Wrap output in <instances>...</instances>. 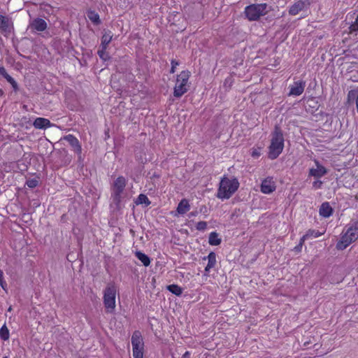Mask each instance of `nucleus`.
I'll return each instance as SVG.
<instances>
[{"mask_svg":"<svg viewBox=\"0 0 358 358\" xmlns=\"http://www.w3.org/2000/svg\"><path fill=\"white\" fill-rule=\"evenodd\" d=\"M239 182L236 178L224 177L220 182L217 196L221 199H229L238 189Z\"/></svg>","mask_w":358,"mask_h":358,"instance_id":"1","label":"nucleus"},{"mask_svg":"<svg viewBox=\"0 0 358 358\" xmlns=\"http://www.w3.org/2000/svg\"><path fill=\"white\" fill-rule=\"evenodd\" d=\"M284 148V138L280 129L278 127L272 134L271 145L269 146L268 157L271 159H276Z\"/></svg>","mask_w":358,"mask_h":358,"instance_id":"2","label":"nucleus"},{"mask_svg":"<svg viewBox=\"0 0 358 358\" xmlns=\"http://www.w3.org/2000/svg\"><path fill=\"white\" fill-rule=\"evenodd\" d=\"M358 238V222L349 225L336 244L338 250H344Z\"/></svg>","mask_w":358,"mask_h":358,"instance_id":"3","label":"nucleus"},{"mask_svg":"<svg viewBox=\"0 0 358 358\" xmlns=\"http://www.w3.org/2000/svg\"><path fill=\"white\" fill-rule=\"evenodd\" d=\"M117 292V288L113 283L108 284L103 290V304L107 313H113L115 311Z\"/></svg>","mask_w":358,"mask_h":358,"instance_id":"4","label":"nucleus"},{"mask_svg":"<svg viewBox=\"0 0 358 358\" xmlns=\"http://www.w3.org/2000/svg\"><path fill=\"white\" fill-rule=\"evenodd\" d=\"M190 76L189 71H182L177 77L174 87L173 95L176 97H180L188 90V80Z\"/></svg>","mask_w":358,"mask_h":358,"instance_id":"5","label":"nucleus"},{"mask_svg":"<svg viewBox=\"0 0 358 358\" xmlns=\"http://www.w3.org/2000/svg\"><path fill=\"white\" fill-rule=\"evenodd\" d=\"M266 8V3L252 4L245 7L244 13L250 21H255L267 13Z\"/></svg>","mask_w":358,"mask_h":358,"instance_id":"6","label":"nucleus"},{"mask_svg":"<svg viewBox=\"0 0 358 358\" xmlns=\"http://www.w3.org/2000/svg\"><path fill=\"white\" fill-rule=\"evenodd\" d=\"M126 184V178L123 176L117 177L113 182L111 187V197L116 206L121 202Z\"/></svg>","mask_w":358,"mask_h":358,"instance_id":"7","label":"nucleus"},{"mask_svg":"<svg viewBox=\"0 0 358 358\" xmlns=\"http://www.w3.org/2000/svg\"><path fill=\"white\" fill-rule=\"evenodd\" d=\"M134 358H143L144 342L139 331H135L131 336Z\"/></svg>","mask_w":358,"mask_h":358,"instance_id":"8","label":"nucleus"},{"mask_svg":"<svg viewBox=\"0 0 358 358\" xmlns=\"http://www.w3.org/2000/svg\"><path fill=\"white\" fill-rule=\"evenodd\" d=\"M315 166L309 169L308 176L320 178L327 173V169L322 166L317 159H314Z\"/></svg>","mask_w":358,"mask_h":358,"instance_id":"9","label":"nucleus"},{"mask_svg":"<svg viewBox=\"0 0 358 358\" xmlns=\"http://www.w3.org/2000/svg\"><path fill=\"white\" fill-rule=\"evenodd\" d=\"M275 182L272 177H267L262 182L260 189L264 194H268L275 190Z\"/></svg>","mask_w":358,"mask_h":358,"instance_id":"10","label":"nucleus"},{"mask_svg":"<svg viewBox=\"0 0 358 358\" xmlns=\"http://www.w3.org/2000/svg\"><path fill=\"white\" fill-rule=\"evenodd\" d=\"M310 3V0H299L294 3L290 8L289 13L292 15H297L300 11L307 8Z\"/></svg>","mask_w":358,"mask_h":358,"instance_id":"11","label":"nucleus"},{"mask_svg":"<svg viewBox=\"0 0 358 358\" xmlns=\"http://www.w3.org/2000/svg\"><path fill=\"white\" fill-rule=\"evenodd\" d=\"M46 22L41 18H35L29 23V28L32 31H43L47 29Z\"/></svg>","mask_w":358,"mask_h":358,"instance_id":"12","label":"nucleus"},{"mask_svg":"<svg viewBox=\"0 0 358 358\" xmlns=\"http://www.w3.org/2000/svg\"><path fill=\"white\" fill-rule=\"evenodd\" d=\"M65 140L71 145L73 151L78 155V157L80 158L82 148L78 140L71 134H69L65 136Z\"/></svg>","mask_w":358,"mask_h":358,"instance_id":"13","label":"nucleus"},{"mask_svg":"<svg viewBox=\"0 0 358 358\" xmlns=\"http://www.w3.org/2000/svg\"><path fill=\"white\" fill-rule=\"evenodd\" d=\"M305 88V83L302 81L295 82L292 85L290 86V90L289 95L291 96H299L301 95Z\"/></svg>","mask_w":358,"mask_h":358,"instance_id":"14","label":"nucleus"},{"mask_svg":"<svg viewBox=\"0 0 358 358\" xmlns=\"http://www.w3.org/2000/svg\"><path fill=\"white\" fill-rule=\"evenodd\" d=\"M33 125L36 129H46L51 126L49 120L43 117H37L34 120Z\"/></svg>","mask_w":358,"mask_h":358,"instance_id":"15","label":"nucleus"},{"mask_svg":"<svg viewBox=\"0 0 358 358\" xmlns=\"http://www.w3.org/2000/svg\"><path fill=\"white\" fill-rule=\"evenodd\" d=\"M189 209L190 205L189 201L187 199H183L178 203L176 211L178 214L183 215L189 211Z\"/></svg>","mask_w":358,"mask_h":358,"instance_id":"16","label":"nucleus"},{"mask_svg":"<svg viewBox=\"0 0 358 358\" xmlns=\"http://www.w3.org/2000/svg\"><path fill=\"white\" fill-rule=\"evenodd\" d=\"M333 209L328 202L323 203L320 208V215L324 217H329L331 215Z\"/></svg>","mask_w":358,"mask_h":358,"instance_id":"17","label":"nucleus"},{"mask_svg":"<svg viewBox=\"0 0 358 358\" xmlns=\"http://www.w3.org/2000/svg\"><path fill=\"white\" fill-rule=\"evenodd\" d=\"M204 259H208V264L207 266L205 268L206 272H209L210 270L215 267L216 264V255L215 252H211L209 253V255L207 256V257H205Z\"/></svg>","mask_w":358,"mask_h":358,"instance_id":"18","label":"nucleus"},{"mask_svg":"<svg viewBox=\"0 0 358 358\" xmlns=\"http://www.w3.org/2000/svg\"><path fill=\"white\" fill-rule=\"evenodd\" d=\"M208 243L210 245H218L221 243V239L215 231H213L209 234Z\"/></svg>","mask_w":358,"mask_h":358,"instance_id":"19","label":"nucleus"},{"mask_svg":"<svg viewBox=\"0 0 358 358\" xmlns=\"http://www.w3.org/2000/svg\"><path fill=\"white\" fill-rule=\"evenodd\" d=\"M0 29L3 31H9V20L7 17L0 15Z\"/></svg>","mask_w":358,"mask_h":358,"instance_id":"20","label":"nucleus"},{"mask_svg":"<svg viewBox=\"0 0 358 358\" xmlns=\"http://www.w3.org/2000/svg\"><path fill=\"white\" fill-rule=\"evenodd\" d=\"M136 257L143 263L145 266H148L150 264V258L144 253L137 251L135 253Z\"/></svg>","mask_w":358,"mask_h":358,"instance_id":"21","label":"nucleus"},{"mask_svg":"<svg viewBox=\"0 0 358 358\" xmlns=\"http://www.w3.org/2000/svg\"><path fill=\"white\" fill-rule=\"evenodd\" d=\"M166 289L170 292H171L172 294H173L176 296H180L182 293V288L180 286H178V285L173 284V285H168Z\"/></svg>","mask_w":358,"mask_h":358,"instance_id":"22","label":"nucleus"},{"mask_svg":"<svg viewBox=\"0 0 358 358\" xmlns=\"http://www.w3.org/2000/svg\"><path fill=\"white\" fill-rule=\"evenodd\" d=\"M113 38V35L109 31L108 33H105L101 38V47L107 48L108 45L110 43Z\"/></svg>","mask_w":358,"mask_h":358,"instance_id":"23","label":"nucleus"},{"mask_svg":"<svg viewBox=\"0 0 358 358\" xmlns=\"http://www.w3.org/2000/svg\"><path fill=\"white\" fill-rule=\"evenodd\" d=\"M348 98L349 101H350L352 99H355L357 111L358 113V90H350L348 92Z\"/></svg>","mask_w":358,"mask_h":358,"instance_id":"24","label":"nucleus"},{"mask_svg":"<svg viewBox=\"0 0 358 358\" xmlns=\"http://www.w3.org/2000/svg\"><path fill=\"white\" fill-rule=\"evenodd\" d=\"M137 205L138 204H145L146 206H149L150 204V201H149L148 196L145 194H141L136 201Z\"/></svg>","mask_w":358,"mask_h":358,"instance_id":"25","label":"nucleus"},{"mask_svg":"<svg viewBox=\"0 0 358 358\" xmlns=\"http://www.w3.org/2000/svg\"><path fill=\"white\" fill-rule=\"evenodd\" d=\"M9 330L6 324L3 325L0 329V338L3 341H7L9 338Z\"/></svg>","mask_w":358,"mask_h":358,"instance_id":"26","label":"nucleus"},{"mask_svg":"<svg viewBox=\"0 0 358 358\" xmlns=\"http://www.w3.org/2000/svg\"><path fill=\"white\" fill-rule=\"evenodd\" d=\"M106 49L107 48L100 46V49L98 50V55L99 57L103 61H106L109 59V55L106 51Z\"/></svg>","mask_w":358,"mask_h":358,"instance_id":"27","label":"nucleus"},{"mask_svg":"<svg viewBox=\"0 0 358 358\" xmlns=\"http://www.w3.org/2000/svg\"><path fill=\"white\" fill-rule=\"evenodd\" d=\"M324 233H321V232H319L318 231H316V230H308L306 233V235H308V238H317L319 236H320L321 235H322Z\"/></svg>","mask_w":358,"mask_h":358,"instance_id":"28","label":"nucleus"},{"mask_svg":"<svg viewBox=\"0 0 358 358\" xmlns=\"http://www.w3.org/2000/svg\"><path fill=\"white\" fill-rule=\"evenodd\" d=\"M89 19L94 23L98 24L99 22V16L94 12H90L87 15Z\"/></svg>","mask_w":358,"mask_h":358,"instance_id":"29","label":"nucleus"},{"mask_svg":"<svg viewBox=\"0 0 358 358\" xmlns=\"http://www.w3.org/2000/svg\"><path fill=\"white\" fill-rule=\"evenodd\" d=\"M262 154V148H253L251 150V156L254 158H258L260 157Z\"/></svg>","mask_w":358,"mask_h":358,"instance_id":"30","label":"nucleus"},{"mask_svg":"<svg viewBox=\"0 0 358 358\" xmlns=\"http://www.w3.org/2000/svg\"><path fill=\"white\" fill-rule=\"evenodd\" d=\"M4 78L6 80L12 85V87L16 90L17 88V84L15 80L8 73Z\"/></svg>","mask_w":358,"mask_h":358,"instance_id":"31","label":"nucleus"},{"mask_svg":"<svg viewBox=\"0 0 358 358\" xmlns=\"http://www.w3.org/2000/svg\"><path fill=\"white\" fill-rule=\"evenodd\" d=\"M207 227V222L204 221L199 222L196 224V229L199 231H204Z\"/></svg>","mask_w":358,"mask_h":358,"instance_id":"32","label":"nucleus"},{"mask_svg":"<svg viewBox=\"0 0 358 358\" xmlns=\"http://www.w3.org/2000/svg\"><path fill=\"white\" fill-rule=\"evenodd\" d=\"M38 183V182L36 179H29L26 182L27 185L30 188L36 187Z\"/></svg>","mask_w":358,"mask_h":358,"instance_id":"33","label":"nucleus"},{"mask_svg":"<svg viewBox=\"0 0 358 358\" xmlns=\"http://www.w3.org/2000/svg\"><path fill=\"white\" fill-rule=\"evenodd\" d=\"M350 29L351 32L357 31H358V15L356 17L354 22L350 26Z\"/></svg>","mask_w":358,"mask_h":358,"instance_id":"34","label":"nucleus"},{"mask_svg":"<svg viewBox=\"0 0 358 358\" xmlns=\"http://www.w3.org/2000/svg\"><path fill=\"white\" fill-rule=\"evenodd\" d=\"M0 285L1 287L5 289H6V282H5V280H3V271L0 269Z\"/></svg>","mask_w":358,"mask_h":358,"instance_id":"35","label":"nucleus"},{"mask_svg":"<svg viewBox=\"0 0 358 358\" xmlns=\"http://www.w3.org/2000/svg\"><path fill=\"white\" fill-rule=\"evenodd\" d=\"M322 185V182L320 180H316L313 182V187L315 189H320Z\"/></svg>","mask_w":358,"mask_h":358,"instance_id":"36","label":"nucleus"},{"mask_svg":"<svg viewBox=\"0 0 358 358\" xmlns=\"http://www.w3.org/2000/svg\"><path fill=\"white\" fill-rule=\"evenodd\" d=\"M308 239H309V238H308V235H306V234H304V235L301 238L300 241H299V244L300 245V248H302V246H303V245L304 242H305L306 240H308Z\"/></svg>","mask_w":358,"mask_h":358,"instance_id":"37","label":"nucleus"},{"mask_svg":"<svg viewBox=\"0 0 358 358\" xmlns=\"http://www.w3.org/2000/svg\"><path fill=\"white\" fill-rule=\"evenodd\" d=\"M308 239H309V238H308V235H306V234H304V235L301 238L300 241H299V244L300 245V248H302V246H303V245L304 242H305L306 240H308Z\"/></svg>","mask_w":358,"mask_h":358,"instance_id":"38","label":"nucleus"},{"mask_svg":"<svg viewBox=\"0 0 358 358\" xmlns=\"http://www.w3.org/2000/svg\"><path fill=\"white\" fill-rule=\"evenodd\" d=\"M171 73H174L175 72V69L176 68V66L178 65V63L176 61H172L171 62Z\"/></svg>","mask_w":358,"mask_h":358,"instance_id":"39","label":"nucleus"},{"mask_svg":"<svg viewBox=\"0 0 358 358\" xmlns=\"http://www.w3.org/2000/svg\"><path fill=\"white\" fill-rule=\"evenodd\" d=\"M0 74L3 77L8 74L6 69L3 66H0Z\"/></svg>","mask_w":358,"mask_h":358,"instance_id":"40","label":"nucleus"},{"mask_svg":"<svg viewBox=\"0 0 358 358\" xmlns=\"http://www.w3.org/2000/svg\"><path fill=\"white\" fill-rule=\"evenodd\" d=\"M182 358H190V353L188 351L185 352Z\"/></svg>","mask_w":358,"mask_h":358,"instance_id":"41","label":"nucleus"},{"mask_svg":"<svg viewBox=\"0 0 358 358\" xmlns=\"http://www.w3.org/2000/svg\"><path fill=\"white\" fill-rule=\"evenodd\" d=\"M301 248H300V245L299 244L298 245H296L295 248H294V250L297 252H299L301 250Z\"/></svg>","mask_w":358,"mask_h":358,"instance_id":"42","label":"nucleus"},{"mask_svg":"<svg viewBox=\"0 0 358 358\" xmlns=\"http://www.w3.org/2000/svg\"><path fill=\"white\" fill-rule=\"evenodd\" d=\"M190 215H191V216H194V215H196V213H190Z\"/></svg>","mask_w":358,"mask_h":358,"instance_id":"43","label":"nucleus"},{"mask_svg":"<svg viewBox=\"0 0 358 358\" xmlns=\"http://www.w3.org/2000/svg\"><path fill=\"white\" fill-rule=\"evenodd\" d=\"M4 358H6V357H4Z\"/></svg>","mask_w":358,"mask_h":358,"instance_id":"44","label":"nucleus"}]
</instances>
